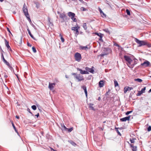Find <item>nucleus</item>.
<instances>
[{"label":"nucleus","mask_w":151,"mask_h":151,"mask_svg":"<svg viewBox=\"0 0 151 151\" xmlns=\"http://www.w3.org/2000/svg\"><path fill=\"white\" fill-rule=\"evenodd\" d=\"M93 106V104H90L89 105V108H90V109L91 110H95V109H94Z\"/></svg>","instance_id":"5701e85b"},{"label":"nucleus","mask_w":151,"mask_h":151,"mask_svg":"<svg viewBox=\"0 0 151 151\" xmlns=\"http://www.w3.org/2000/svg\"><path fill=\"white\" fill-rule=\"evenodd\" d=\"M100 36H101V37H99V40L100 41H103V40H102V37H103V34H100Z\"/></svg>","instance_id":"c85d7f7f"},{"label":"nucleus","mask_w":151,"mask_h":151,"mask_svg":"<svg viewBox=\"0 0 151 151\" xmlns=\"http://www.w3.org/2000/svg\"><path fill=\"white\" fill-rule=\"evenodd\" d=\"M131 147L132 148L133 151H136L137 150V147L136 146H134L132 144H130Z\"/></svg>","instance_id":"aec40b11"},{"label":"nucleus","mask_w":151,"mask_h":151,"mask_svg":"<svg viewBox=\"0 0 151 151\" xmlns=\"http://www.w3.org/2000/svg\"><path fill=\"white\" fill-rule=\"evenodd\" d=\"M79 29L80 27L77 25V26L76 27H72L71 28V30L73 31H76L75 34L77 36L79 34L78 30Z\"/></svg>","instance_id":"0eeeda50"},{"label":"nucleus","mask_w":151,"mask_h":151,"mask_svg":"<svg viewBox=\"0 0 151 151\" xmlns=\"http://www.w3.org/2000/svg\"><path fill=\"white\" fill-rule=\"evenodd\" d=\"M124 58L125 60L127 62V65L130 68L133 67L134 65L137 63V60L136 59H134V61L133 62L128 56H124Z\"/></svg>","instance_id":"f257e3e1"},{"label":"nucleus","mask_w":151,"mask_h":151,"mask_svg":"<svg viewBox=\"0 0 151 151\" xmlns=\"http://www.w3.org/2000/svg\"><path fill=\"white\" fill-rule=\"evenodd\" d=\"M50 149H51V150H53V151H55V150H54V149H52L51 147H50Z\"/></svg>","instance_id":"4d7b16f0"},{"label":"nucleus","mask_w":151,"mask_h":151,"mask_svg":"<svg viewBox=\"0 0 151 151\" xmlns=\"http://www.w3.org/2000/svg\"><path fill=\"white\" fill-rule=\"evenodd\" d=\"M63 127L65 128V129H68L66 128L65 126L64 125Z\"/></svg>","instance_id":"13d9d810"},{"label":"nucleus","mask_w":151,"mask_h":151,"mask_svg":"<svg viewBox=\"0 0 151 151\" xmlns=\"http://www.w3.org/2000/svg\"><path fill=\"white\" fill-rule=\"evenodd\" d=\"M126 12L127 13V14L128 15H130V12L128 9H126Z\"/></svg>","instance_id":"473e14b6"},{"label":"nucleus","mask_w":151,"mask_h":151,"mask_svg":"<svg viewBox=\"0 0 151 151\" xmlns=\"http://www.w3.org/2000/svg\"><path fill=\"white\" fill-rule=\"evenodd\" d=\"M135 140V139H130V141L131 143H134Z\"/></svg>","instance_id":"72a5a7b5"},{"label":"nucleus","mask_w":151,"mask_h":151,"mask_svg":"<svg viewBox=\"0 0 151 151\" xmlns=\"http://www.w3.org/2000/svg\"><path fill=\"white\" fill-rule=\"evenodd\" d=\"M133 89L132 87H126L124 88V91L125 93H126L127 91H130Z\"/></svg>","instance_id":"a211bd4d"},{"label":"nucleus","mask_w":151,"mask_h":151,"mask_svg":"<svg viewBox=\"0 0 151 151\" xmlns=\"http://www.w3.org/2000/svg\"><path fill=\"white\" fill-rule=\"evenodd\" d=\"M130 118V116L126 117L121 119V120L122 122H125L127 120H129Z\"/></svg>","instance_id":"dca6fc26"},{"label":"nucleus","mask_w":151,"mask_h":151,"mask_svg":"<svg viewBox=\"0 0 151 151\" xmlns=\"http://www.w3.org/2000/svg\"><path fill=\"white\" fill-rule=\"evenodd\" d=\"M81 9L83 11H84L86 10V9L83 7H81Z\"/></svg>","instance_id":"58836bf2"},{"label":"nucleus","mask_w":151,"mask_h":151,"mask_svg":"<svg viewBox=\"0 0 151 151\" xmlns=\"http://www.w3.org/2000/svg\"><path fill=\"white\" fill-rule=\"evenodd\" d=\"M58 13L59 14L60 18L62 19V22H63L65 20L67 19V16L64 13H60L58 12Z\"/></svg>","instance_id":"20e7f679"},{"label":"nucleus","mask_w":151,"mask_h":151,"mask_svg":"<svg viewBox=\"0 0 151 151\" xmlns=\"http://www.w3.org/2000/svg\"><path fill=\"white\" fill-rule=\"evenodd\" d=\"M27 111L31 114H32V113L30 112V110L29 109H27Z\"/></svg>","instance_id":"864d4df0"},{"label":"nucleus","mask_w":151,"mask_h":151,"mask_svg":"<svg viewBox=\"0 0 151 151\" xmlns=\"http://www.w3.org/2000/svg\"><path fill=\"white\" fill-rule=\"evenodd\" d=\"M140 91H139L138 93V96H140V95L142 94H140Z\"/></svg>","instance_id":"5fc2aeb1"},{"label":"nucleus","mask_w":151,"mask_h":151,"mask_svg":"<svg viewBox=\"0 0 151 151\" xmlns=\"http://www.w3.org/2000/svg\"><path fill=\"white\" fill-rule=\"evenodd\" d=\"M72 20H73V21L74 22H77V19L75 17L73 19H72Z\"/></svg>","instance_id":"e433bc0d"},{"label":"nucleus","mask_w":151,"mask_h":151,"mask_svg":"<svg viewBox=\"0 0 151 151\" xmlns=\"http://www.w3.org/2000/svg\"><path fill=\"white\" fill-rule=\"evenodd\" d=\"M27 30L28 31V33H30L31 32H30V31L29 29L28 28L27 29Z\"/></svg>","instance_id":"603ef678"},{"label":"nucleus","mask_w":151,"mask_h":151,"mask_svg":"<svg viewBox=\"0 0 151 151\" xmlns=\"http://www.w3.org/2000/svg\"><path fill=\"white\" fill-rule=\"evenodd\" d=\"M22 10L25 16L28 19L29 21H31V20L30 18V16L28 12V9H27V6L26 5L25 3L24 5Z\"/></svg>","instance_id":"f03ea898"},{"label":"nucleus","mask_w":151,"mask_h":151,"mask_svg":"<svg viewBox=\"0 0 151 151\" xmlns=\"http://www.w3.org/2000/svg\"><path fill=\"white\" fill-rule=\"evenodd\" d=\"M109 91H108V92H107L106 93V96H107V95H108V93H109Z\"/></svg>","instance_id":"09e8293b"},{"label":"nucleus","mask_w":151,"mask_h":151,"mask_svg":"<svg viewBox=\"0 0 151 151\" xmlns=\"http://www.w3.org/2000/svg\"><path fill=\"white\" fill-rule=\"evenodd\" d=\"M7 30L9 32L11 33V32L10 31L9 29L8 28H7Z\"/></svg>","instance_id":"8fccbe9b"},{"label":"nucleus","mask_w":151,"mask_h":151,"mask_svg":"<svg viewBox=\"0 0 151 151\" xmlns=\"http://www.w3.org/2000/svg\"><path fill=\"white\" fill-rule=\"evenodd\" d=\"M81 88H83V89H84L86 88V87L85 86H82Z\"/></svg>","instance_id":"a18cd8bd"},{"label":"nucleus","mask_w":151,"mask_h":151,"mask_svg":"<svg viewBox=\"0 0 151 151\" xmlns=\"http://www.w3.org/2000/svg\"><path fill=\"white\" fill-rule=\"evenodd\" d=\"M16 117L17 119H19V116H16Z\"/></svg>","instance_id":"6e6d98bb"},{"label":"nucleus","mask_w":151,"mask_h":151,"mask_svg":"<svg viewBox=\"0 0 151 151\" xmlns=\"http://www.w3.org/2000/svg\"><path fill=\"white\" fill-rule=\"evenodd\" d=\"M135 81H137L139 82H141L142 81V80L139 78H137L135 79Z\"/></svg>","instance_id":"bb28decb"},{"label":"nucleus","mask_w":151,"mask_h":151,"mask_svg":"<svg viewBox=\"0 0 151 151\" xmlns=\"http://www.w3.org/2000/svg\"><path fill=\"white\" fill-rule=\"evenodd\" d=\"M96 34L97 35H98V36H99V37H101V36H100V34H102L100 33H96Z\"/></svg>","instance_id":"c03bdc74"},{"label":"nucleus","mask_w":151,"mask_h":151,"mask_svg":"<svg viewBox=\"0 0 151 151\" xmlns=\"http://www.w3.org/2000/svg\"><path fill=\"white\" fill-rule=\"evenodd\" d=\"M147 130L148 131H151V126H150L147 128Z\"/></svg>","instance_id":"4c0bfd02"},{"label":"nucleus","mask_w":151,"mask_h":151,"mask_svg":"<svg viewBox=\"0 0 151 151\" xmlns=\"http://www.w3.org/2000/svg\"><path fill=\"white\" fill-rule=\"evenodd\" d=\"M29 35H30V36H31V37L34 39V37H33V35L31 34V33H29Z\"/></svg>","instance_id":"79ce46f5"},{"label":"nucleus","mask_w":151,"mask_h":151,"mask_svg":"<svg viewBox=\"0 0 151 151\" xmlns=\"http://www.w3.org/2000/svg\"><path fill=\"white\" fill-rule=\"evenodd\" d=\"M3 74H4V77L5 78H6L8 77V74L6 72H4Z\"/></svg>","instance_id":"cd10ccee"},{"label":"nucleus","mask_w":151,"mask_h":151,"mask_svg":"<svg viewBox=\"0 0 151 151\" xmlns=\"http://www.w3.org/2000/svg\"><path fill=\"white\" fill-rule=\"evenodd\" d=\"M73 75H76L75 77L78 81H83L84 80L83 76L80 74L76 75V73H73Z\"/></svg>","instance_id":"39448f33"},{"label":"nucleus","mask_w":151,"mask_h":151,"mask_svg":"<svg viewBox=\"0 0 151 151\" xmlns=\"http://www.w3.org/2000/svg\"><path fill=\"white\" fill-rule=\"evenodd\" d=\"M83 27L85 30H86L87 29V27L86 25V23H84L83 24Z\"/></svg>","instance_id":"b1692460"},{"label":"nucleus","mask_w":151,"mask_h":151,"mask_svg":"<svg viewBox=\"0 0 151 151\" xmlns=\"http://www.w3.org/2000/svg\"><path fill=\"white\" fill-rule=\"evenodd\" d=\"M27 45L31 47L32 46V45H30L29 43L28 42L27 43Z\"/></svg>","instance_id":"de8ad7c7"},{"label":"nucleus","mask_w":151,"mask_h":151,"mask_svg":"<svg viewBox=\"0 0 151 151\" xmlns=\"http://www.w3.org/2000/svg\"><path fill=\"white\" fill-rule=\"evenodd\" d=\"M55 85V83H49V84L48 88L50 90H52L53 89L54 86Z\"/></svg>","instance_id":"9b49d317"},{"label":"nucleus","mask_w":151,"mask_h":151,"mask_svg":"<svg viewBox=\"0 0 151 151\" xmlns=\"http://www.w3.org/2000/svg\"><path fill=\"white\" fill-rule=\"evenodd\" d=\"M5 41V45L8 48V50H9L10 51H12L11 49L10 46L9 45V42L7 41L5 39H4Z\"/></svg>","instance_id":"ddd939ff"},{"label":"nucleus","mask_w":151,"mask_h":151,"mask_svg":"<svg viewBox=\"0 0 151 151\" xmlns=\"http://www.w3.org/2000/svg\"><path fill=\"white\" fill-rule=\"evenodd\" d=\"M74 57L75 60L78 62H80L82 59L81 55L80 53L78 52L75 54Z\"/></svg>","instance_id":"7ed1b4c3"},{"label":"nucleus","mask_w":151,"mask_h":151,"mask_svg":"<svg viewBox=\"0 0 151 151\" xmlns=\"http://www.w3.org/2000/svg\"><path fill=\"white\" fill-rule=\"evenodd\" d=\"M68 129V131L69 132H71L73 130V128H71Z\"/></svg>","instance_id":"a19ab883"},{"label":"nucleus","mask_w":151,"mask_h":151,"mask_svg":"<svg viewBox=\"0 0 151 151\" xmlns=\"http://www.w3.org/2000/svg\"><path fill=\"white\" fill-rule=\"evenodd\" d=\"M59 37H60V38H61V37H63L62 36L61 34H60L59 35Z\"/></svg>","instance_id":"bf43d9fd"},{"label":"nucleus","mask_w":151,"mask_h":151,"mask_svg":"<svg viewBox=\"0 0 151 151\" xmlns=\"http://www.w3.org/2000/svg\"><path fill=\"white\" fill-rule=\"evenodd\" d=\"M145 89H146V87H144V88H142L140 91V94H142V93H144L145 92Z\"/></svg>","instance_id":"a878e982"},{"label":"nucleus","mask_w":151,"mask_h":151,"mask_svg":"<svg viewBox=\"0 0 151 151\" xmlns=\"http://www.w3.org/2000/svg\"><path fill=\"white\" fill-rule=\"evenodd\" d=\"M84 92H85L86 96L87 97V90L86 91H84Z\"/></svg>","instance_id":"49530a36"},{"label":"nucleus","mask_w":151,"mask_h":151,"mask_svg":"<svg viewBox=\"0 0 151 151\" xmlns=\"http://www.w3.org/2000/svg\"><path fill=\"white\" fill-rule=\"evenodd\" d=\"M61 40L62 41V42H64V38H63V37H61V38H60Z\"/></svg>","instance_id":"ea45409f"},{"label":"nucleus","mask_w":151,"mask_h":151,"mask_svg":"<svg viewBox=\"0 0 151 151\" xmlns=\"http://www.w3.org/2000/svg\"><path fill=\"white\" fill-rule=\"evenodd\" d=\"M114 86L116 90V91L119 90V88L118 83L116 81H114Z\"/></svg>","instance_id":"2eb2a0df"},{"label":"nucleus","mask_w":151,"mask_h":151,"mask_svg":"<svg viewBox=\"0 0 151 151\" xmlns=\"http://www.w3.org/2000/svg\"><path fill=\"white\" fill-rule=\"evenodd\" d=\"M115 131L116 132L118 133V134L120 136H121V134L120 133V132L122 131V129L121 128H115Z\"/></svg>","instance_id":"f8f14e48"},{"label":"nucleus","mask_w":151,"mask_h":151,"mask_svg":"<svg viewBox=\"0 0 151 151\" xmlns=\"http://www.w3.org/2000/svg\"><path fill=\"white\" fill-rule=\"evenodd\" d=\"M132 112V111H127L126 113V115H128L129 114L131 113Z\"/></svg>","instance_id":"f704fd0d"},{"label":"nucleus","mask_w":151,"mask_h":151,"mask_svg":"<svg viewBox=\"0 0 151 151\" xmlns=\"http://www.w3.org/2000/svg\"><path fill=\"white\" fill-rule=\"evenodd\" d=\"M150 65V63L148 61L146 60L141 64V65L143 67H146Z\"/></svg>","instance_id":"6e6552de"},{"label":"nucleus","mask_w":151,"mask_h":151,"mask_svg":"<svg viewBox=\"0 0 151 151\" xmlns=\"http://www.w3.org/2000/svg\"><path fill=\"white\" fill-rule=\"evenodd\" d=\"M11 122L12 123V126L13 127V128L15 130V132H17V133H18V132H17V130L16 128V127H15V126L14 125V124L13 122L12 121H11Z\"/></svg>","instance_id":"412c9836"},{"label":"nucleus","mask_w":151,"mask_h":151,"mask_svg":"<svg viewBox=\"0 0 151 151\" xmlns=\"http://www.w3.org/2000/svg\"><path fill=\"white\" fill-rule=\"evenodd\" d=\"M107 55L106 54H101V55H98V56H101V57H103L104 55Z\"/></svg>","instance_id":"c9c22d12"},{"label":"nucleus","mask_w":151,"mask_h":151,"mask_svg":"<svg viewBox=\"0 0 151 151\" xmlns=\"http://www.w3.org/2000/svg\"><path fill=\"white\" fill-rule=\"evenodd\" d=\"M32 48L33 51L34 53H35L36 52V48L34 47H33Z\"/></svg>","instance_id":"2f4dec72"},{"label":"nucleus","mask_w":151,"mask_h":151,"mask_svg":"<svg viewBox=\"0 0 151 151\" xmlns=\"http://www.w3.org/2000/svg\"><path fill=\"white\" fill-rule=\"evenodd\" d=\"M65 76L66 78H68V76H67L66 75H65Z\"/></svg>","instance_id":"052dcab7"},{"label":"nucleus","mask_w":151,"mask_h":151,"mask_svg":"<svg viewBox=\"0 0 151 151\" xmlns=\"http://www.w3.org/2000/svg\"><path fill=\"white\" fill-rule=\"evenodd\" d=\"M32 108L34 110H35L37 109L36 106L34 105L32 106Z\"/></svg>","instance_id":"7c9ffc66"},{"label":"nucleus","mask_w":151,"mask_h":151,"mask_svg":"<svg viewBox=\"0 0 151 151\" xmlns=\"http://www.w3.org/2000/svg\"><path fill=\"white\" fill-rule=\"evenodd\" d=\"M149 91L150 92H151V89Z\"/></svg>","instance_id":"774afa93"},{"label":"nucleus","mask_w":151,"mask_h":151,"mask_svg":"<svg viewBox=\"0 0 151 151\" xmlns=\"http://www.w3.org/2000/svg\"><path fill=\"white\" fill-rule=\"evenodd\" d=\"M99 10L102 17L103 18H105L106 16V15L103 12L100 8H99Z\"/></svg>","instance_id":"4468645a"},{"label":"nucleus","mask_w":151,"mask_h":151,"mask_svg":"<svg viewBox=\"0 0 151 151\" xmlns=\"http://www.w3.org/2000/svg\"><path fill=\"white\" fill-rule=\"evenodd\" d=\"M100 99H101L100 97H99L98 98V100L99 101V100H100Z\"/></svg>","instance_id":"e2e57ef3"},{"label":"nucleus","mask_w":151,"mask_h":151,"mask_svg":"<svg viewBox=\"0 0 151 151\" xmlns=\"http://www.w3.org/2000/svg\"><path fill=\"white\" fill-rule=\"evenodd\" d=\"M83 90H84V91H86V90H86V88H85V89H83Z\"/></svg>","instance_id":"69168bd1"},{"label":"nucleus","mask_w":151,"mask_h":151,"mask_svg":"<svg viewBox=\"0 0 151 151\" xmlns=\"http://www.w3.org/2000/svg\"><path fill=\"white\" fill-rule=\"evenodd\" d=\"M2 56L3 59V61H4V62H5V61H6V60L4 58L3 54H2Z\"/></svg>","instance_id":"37998d69"},{"label":"nucleus","mask_w":151,"mask_h":151,"mask_svg":"<svg viewBox=\"0 0 151 151\" xmlns=\"http://www.w3.org/2000/svg\"><path fill=\"white\" fill-rule=\"evenodd\" d=\"M5 64H6L8 65V66H9V67L10 68V69H13V68L11 67L10 66V64L8 63V62L6 61H5V62H4Z\"/></svg>","instance_id":"393cba45"},{"label":"nucleus","mask_w":151,"mask_h":151,"mask_svg":"<svg viewBox=\"0 0 151 151\" xmlns=\"http://www.w3.org/2000/svg\"><path fill=\"white\" fill-rule=\"evenodd\" d=\"M104 81L103 80H101L99 82V87L100 88L104 86Z\"/></svg>","instance_id":"6ab92c4d"},{"label":"nucleus","mask_w":151,"mask_h":151,"mask_svg":"<svg viewBox=\"0 0 151 151\" xmlns=\"http://www.w3.org/2000/svg\"><path fill=\"white\" fill-rule=\"evenodd\" d=\"M114 45H116V46H118V45H117L116 44H115L114 43Z\"/></svg>","instance_id":"0e129e2a"},{"label":"nucleus","mask_w":151,"mask_h":151,"mask_svg":"<svg viewBox=\"0 0 151 151\" xmlns=\"http://www.w3.org/2000/svg\"><path fill=\"white\" fill-rule=\"evenodd\" d=\"M136 42L139 44V46L147 45V42L145 41H140L136 39Z\"/></svg>","instance_id":"423d86ee"},{"label":"nucleus","mask_w":151,"mask_h":151,"mask_svg":"<svg viewBox=\"0 0 151 151\" xmlns=\"http://www.w3.org/2000/svg\"><path fill=\"white\" fill-rule=\"evenodd\" d=\"M86 71H87L88 72H90L91 73H93L94 72V70L91 68H89L88 67H86L85 68Z\"/></svg>","instance_id":"f3484780"},{"label":"nucleus","mask_w":151,"mask_h":151,"mask_svg":"<svg viewBox=\"0 0 151 151\" xmlns=\"http://www.w3.org/2000/svg\"><path fill=\"white\" fill-rule=\"evenodd\" d=\"M68 16L70 17L71 19L72 20L73 19L76 17L75 14L71 12H69L68 13Z\"/></svg>","instance_id":"1a4fd4ad"},{"label":"nucleus","mask_w":151,"mask_h":151,"mask_svg":"<svg viewBox=\"0 0 151 151\" xmlns=\"http://www.w3.org/2000/svg\"><path fill=\"white\" fill-rule=\"evenodd\" d=\"M79 0L81 2H83L82 0Z\"/></svg>","instance_id":"680f3d73"},{"label":"nucleus","mask_w":151,"mask_h":151,"mask_svg":"<svg viewBox=\"0 0 151 151\" xmlns=\"http://www.w3.org/2000/svg\"><path fill=\"white\" fill-rule=\"evenodd\" d=\"M77 69L78 70L80 71V73L82 74H88L89 73L87 71L83 70L79 68H78Z\"/></svg>","instance_id":"9d476101"},{"label":"nucleus","mask_w":151,"mask_h":151,"mask_svg":"<svg viewBox=\"0 0 151 151\" xmlns=\"http://www.w3.org/2000/svg\"><path fill=\"white\" fill-rule=\"evenodd\" d=\"M4 1V0H0V1L1 2L3 1Z\"/></svg>","instance_id":"338daca9"},{"label":"nucleus","mask_w":151,"mask_h":151,"mask_svg":"<svg viewBox=\"0 0 151 151\" xmlns=\"http://www.w3.org/2000/svg\"><path fill=\"white\" fill-rule=\"evenodd\" d=\"M70 143L71 144H72V145H73L74 146H75L76 145V144L75 142H73V141H71L70 142Z\"/></svg>","instance_id":"c756f323"},{"label":"nucleus","mask_w":151,"mask_h":151,"mask_svg":"<svg viewBox=\"0 0 151 151\" xmlns=\"http://www.w3.org/2000/svg\"><path fill=\"white\" fill-rule=\"evenodd\" d=\"M39 116V113H38L37 115H35V116H36L37 117H38Z\"/></svg>","instance_id":"3c124183"},{"label":"nucleus","mask_w":151,"mask_h":151,"mask_svg":"<svg viewBox=\"0 0 151 151\" xmlns=\"http://www.w3.org/2000/svg\"><path fill=\"white\" fill-rule=\"evenodd\" d=\"M80 47L81 49L83 50H86L88 49L87 46H81Z\"/></svg>","instance_id":"4be33fe9"}]
</instances>
